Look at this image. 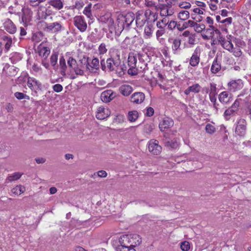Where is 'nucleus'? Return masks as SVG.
I'll return each mask as SVG.
<instances>
[{"label": "nucleus", "instance_id": "obj_57", "mask_svg": "<svg viewBox=\"0 0 251 251\" xmlns=\"http://www.w3.org/2000/svg\"><path fill=\"white\" fill-rule=\"evenodd\" d=\"M38 16L40 19H46L48 15L45 11H42L41 12L39 11L38 12Z\"/></svg>", "mask_w": 251, "mask_h": 251}, {"label": "nucleus", "instance_id": "obj_39", "mask_svg": "<svg viewBox=\"0 0 251 251\" xmlns=\"http://www.w3.org/2000/svg\"><path fill=\"white\" fill-rule=\"evenodd\" d=\"M15 97L18 100L26 99L29 100V96L21 92H17L14 93Z\"/></svg>", "mask_w": 251, "mask_h": 251}, {"label": "nucleus", "instance_id": "obj_42", "mask_svg": "<svg viewBox=\"0 0 251 251\" xmlns=\"http://www.w3.org/2000/svg\"><path fill=\"white\" fill-rule=\"evenodd\" d=\"M194 25L193 27L195 30L198 33L201 32L205 28V26L204 24H198L197 22H195V24Z\"/></svg>", "mask_w": 251, "mask_h": 251}, {"label": "nucleus", "instance_id": "obj_9", "mask_svg": "<svg viewBox=\"0 0 251 251\" xmlns=\"http://www.w3.org/2000/svg\"><path fill=\"white\" fill-rule=\"evenodd\" d=\"M4 29L10 34H14L17 31L16 25L10 19L5 20L3 24Z\"/></svg>", "mask_w": 251, "mask_h": 251}, {"label": "nucleus", "instance_id": "obj_21", "mask_svg": "<svg viewBox=\"0 0 251 251\" xmlns=\"http://www.w3.org/2000/svg\"><path fill=\"white\" fill-rule=\"evenodd\" d=\"M137 61L136 54L134 52H130L128 57V65L129 67L136 68Z\"/></svg>", "mask_w": 251, "mask_h": 251}, {"label": "nucleus", "instance_id": "obj_23", "mask_svg": "<svg viewBox=\"0 0 251 251\" xmlns=\"http://www.w3.org/2000/svg\"><path fill=\"white\" fill-rule=\"evenodd\" d=\"M81 68H86L87 70H90L89 66L90 63L89 62V57L84 55L79 60V64H78Z\"/></svg>", "mask_w": 251, "mask_h": 251}, {"label": "nucleus", "instance_id": "obj_64", "mask_svg": "<svg viewBox=\"0 0 251 251\" xmlns=\"http://www.w3.org/2000/svg\"><path fill=\"white\" fill-rule=\"evenodd\" d=\"M137 70L136 68L130 67V68L128 70L127 73L129 75H136L137 74Z\"/></svg>", "mask_w": 251, "mask_h": 251}, {"label": "nucleus", "instance_id": "obj_27", "mask_svg": "<svg viewBox=\"0 0 251 251\" xmlns=\"http://www.w3.org/2000/svg\"><path fill=\"white\" fill-rule=\"evenodd\" d=\"M2 39L3 41L5 42L4 51L5 52H7L9 50L11 46L12 40L10 37L8 36H3Z\"/></svg>", "mask_w": 251, "mask_h": 251}, {"label": "nucleus", "instance_id": "obj_26", "mask_svg": "<svg viewBox=\"0 0 251 251\" xmlns=\"http://www.w3.org/2000/svg\"><path fill=\"white\" fill-rule=\"evenodd\" d=\"M199 62L200 57L197 54V50H196L191 57L190 64L193 67H195L199 64Z\"/></svg>", "mask_w": 251, "mask_h": 251}, {"label": "nucleus", "instance_id": "obj_16", "mask_svg": "<svg viewBox=\"0 0 251 251\" xmlns=\"http://www.w3.org/2000/svg\"><path fill=\"white\" fill-rule=\"evenodd\" d=\"M122 17L124 19L125 25L126 27H129L135 19V14L132 12H128L125 15H123Z\"/></svg>", "mask_w": 251, "mask_h": 251}, {"label": "nucleus", "instance_id": "obj_13", "mask_svg": "<svg viewBox=\"0 0 251 251\" xmlns=\"http://www.w3.org/2000/svg\"><path fill=\"white\" fill-rule=\"evenodd\" d=\"M110 112L108 108L100 107L97 110L96 116L98 119L103 120L109 116Z\"/></svg>", "mask_w": 251, "mask_h": 251}, {"label": "nucleus", "instance_id": "obj_56", "mask_svg": "<svg viewBox=\"0 0 251 251\" xmlns=\"http://www.w3.org/2000/svg\"><path fill=\"white\" fill-rule=\"evenodd\" d=\"M83 13L85 14L88 18H90L92 16L90 7H86L83 10Z\"/></svg>", "mask_w": 251, "mask_h": 251}, {"label": "nucleus", "instance_id": "obj_62", "mask_svg": "<svg viewBox=\"0 0 251 251\" xmlns=\"http://www.w3.org/2000/svg\"><path fill=\"white\" fill-rule=\"evenodd\" d=\"M154 112V111L153 108L151 107H149L147 109V111L145 113V115L147 116L151 117L153 115Z\"/></svg>", "mask_w": 251, "mask_h": 251}, {"label": "nucleus", "instance_id": "obj_36", "mask_svg": "<svg viewBox=\"0 0 251 251\" xmlns=\"http://www.w3.org/2000/svg\"><path fill=\"white\" fill-rule=\"evenodd\" d=\"M116 251H136V250L130 246H124L120 244L116 247Z\"/></svg>", "mask_w": 251, "mask_h": 251}, {"label": "nucleus", "instance_id": "obj_7", "mask_svg": "<svg viewBox=\"0 0 251 251\" xmlns=\"http://www.w3.org/2000/svg\"><path fill=\"white\" fill-rule=\"evenodd\" d=\"M27 85L32 90L37 93L38 91L42 89V84L34 77L28 76L27 78Z\"/></svg>", "mask_w": 251, "mask_h": 251}, {"label": "nucleus", "instance_id": "obj_5", "mask_svg": "<svg viewBox=\"0 0 251 251\" xmlns=\"http://www.w3.org/2000/svg\"><path fill=\"white\" fill-rule=\"evenodd\" d=\"M247 122L244 119H239L235 128V133L239 136L244 137L246 134Z\"/></svg>", "mask_w": 251, "mask_h": 251}, {"label": "nucleus", "instance_id": "obj_10", "mask_svg": "<svg viewBox=\"0 0 251 251\" xmlns=\"http://www.w3.org/2000/svg\"><path fill=\"white\" fill-rule=\"evenodd\" d=\"M156 10H160V14L161 16H171L174 13L171 8L168 7L163 3H159Z\"/></svg>", "mask_w": 251, "mask_h": 251}, {"label": "nucleus", "instance_id": "obj_54", "mask_svg": "<svg viewBox=\"0 0 251 251\" xmlns=\"http://www.w3.org/2000/svg\"><path fill=\"white\" fill-rule=\"evenodd\" d=\"M52 89L54 92L59 93L62 91L63 87L60 84H56L52 86Z\"/></svg>", "mask_w": 251, "mask_h": 251}, {"label": "nucleus", "instance_id": "obj_49", "mask_svg": "<svg viewBox=\"0 0 251 251\" xmlns=\"http://www.w3.org/2000/svg\"><path fill=\"white\" fill-rule=\"evenodd\" d=\"M22 176V175L19 173H14L13 175H11L8 177V179L10 181H14L17 180L19 179L21 176Z\"/></svg>", "mask_w": 251, "mask_h": 251}, {"label": "nucleus", "instance_id": "obj_30", "mask_svg": "<svg viewBox=\"0 0 251 251\" xmlns=\"http://www.w3.org/2000/svg\"><path fill=\"white\" fill-rule=\"evenodd\" d=\"M59 65L61 69V74L65 76L66 75V70L67 69V65L66 61L63 56L60 57L59 59Z\"/></svg>", "mask_w": 251, "mask_h": 251}, {"label": "nucleus", "instance_id": "obj_44", "mask_svg": "<svg viewBox=\"0 0 251 251\" xmlns=\"http://www.w3.org/2000/svg\"><path fill=\"white\" fill-rule=\"evenodd\" d=\"M236 112L235 110L232 109L231 107L227 109L224 112V116L226 119L229 118V116L234 113Z\"/></svg>", "mask_w": 251, "mask_h": 251}, {"label": "nucleus", "instance_id": "obj_51", "mask_svg": "<svg viewBox=\"0 0 251 251\" xmlns=\"http://www.w3.org/2000/svg\"><path fill=\"white\" fill-rule=\"evenodd\" d=\"M107 51V50L106 48V45L104 43H101L99 47V51L100 54H104Z\"/></svg>", "mask_w": 251, "mask_h": 251}, {"label": "nucleus", "instance_id": "obj_29", "mask_svg": "<svg viewBox=\"0 0 251 251\" xmlns=\"http://www.w3.org/2000/svg\"><path fill=\"white\" fill-rule=\"evenodd\" d=\"M154 128L155 126L152 123H147L144 126L143 131L147 134H150Z\"/></svg>", "mask_w": 251, "mask_h": 251}, {"label": "nucleus", "instance_id": "obj_15", "mask_svg": "<svg viewBox=\"0 0 251 251\" xmlns=\"http://www.w3.org/2000/svg\"><path fill=\"white\" fill-rule=\"evenodd\" d=\"M145 98V94L143 93L135 92L131 95L130 100L133 103L139 104L143 102Z\"/></svg>", "mask_w": 251, "mask_h": 251}, {"label": "nucleus", "instance_id": "obj_24", "mask_svg": "<svg viewBox=\"0 0 251 251\" xmlns=\"http://www.w3.org/2000/svg\"><path fill=\"white\" fill-rule=\"evenodd\" d=\"M169 41L170 43H172V50L174 51V53L176 54L178 49H179L180 44H181V40L179 39H170Z\"/></svg>", "mask_w": 251, "mask_h": 251}, {"label": "nucleus", "instance_id": "obj_4", "mask_svg": "<svg viewBox=\"0 0 251 251\" xmlns=\"http://www.w3.org/2000/svg\"><path fill=\"white\" fill-rule=\"evenodd\" d=\"M41 23L44 25L43 29L47 32H58L62 30L63 25L61 22H54L50 24L46 22H42Z\"/></svg>", "mask_w": 251, "mask_h": 251}, {"label": "nucleus", "instance_id": "obj_37", "mask_svg": "<svg viewBox=\"0 0 251 251\" xmlns=\"http://www.w3.org/2000/svg\"><path fill=\"white\" fill-rule=\"evenodd\" d=\"M43 36V33L42 32H37L33 34L32 40L35 42L38 43L41 41Z\"/></svg>", "mask_w": 251, "mask_h": 251}, {"label": "nucleus", "instance_id": "obj_32", "mask_svg": "<svg viewBox=\"0 0 251 251\" xmlns=\"http://www.w3.org/2000/svg\"><path fill=\"white\" fill-rule=\"evenodd\" d=\"M50 53V50L48 47H44L39 50V55L46 59Z\"/></svg>", "mask_w": 251, "mask_h": 251}, {"label": "nucleus", "instance_id": "obj_14", "mask_svg": "<svg viewBox=\"0 0 251 251\" xmlns=\"http://www.w3.org/2000/svg\"><path fill=\"white\" fill-rule=\"evenodd\" d=\"M115 96L112 90H107L101 94L100 99L103 102H109L114 98Z\"/></svg>", "mask_w": 251, "mask_h": 251}, {"label": "nucleus", "instance_id": "obj_50", "mask_svg": "<svg viewBox=\"0 0 251 251\" xmlns=\"http://www.w3.org/2000/svg\"><path fill=\"white\" fill-rule=\"evenodd\" d=\"M58 59V55L56 53H53L50 58V63L52 66H54L56 64Z\"/></svg>", "mask_w": 251, "mask_h": 251}, {"label": "nucleus", "instance_id": "obj_45", "mask_svg": "<svg viewBox=\"0 0 251 251\" xmlns=\"http://www.w3.org/2000/svg\"><path fill=\"white\" fill-rule=\"evenodd\" d=\"M145 5L150 8H154L155 9H156L157 7V5L152 0H145Z\"/></svg>", "mask_w": 251, "mask_h": 251}, {"label": "nucleus", "instance_id": "obj_33", "mask_svg": "<svg viewBox=\"0 0 251 251\" xmlns=\"http://www.w3.org/2000/svg\"><path fill=\"white\" fill-rule=\"evenodd\" d=\"M25 191V188L22 185H17L12 189V192L13 194L20 195Z\"/></svg>", "mask_w": 251, "mask_h": 251}, {"label": "nucleus", "instance_id": "obj_11", "mask_svg": "<svg viewBox=\"0 0 251 251\" xmlns=\"http://www.w3.org/2000/svg\"><path fill=\"white\" fill-rule=\"evenodd\" d=\"M219 101L224 104H228L232 100V95L227 91H224L219 95Z\"/></svg>", "mask_w": 251, "mask_h": 251}, {"label": "nucleus", "instance_id": "obj_52", "mask_svg": "<svg viewBox=\"0 0 251 251\" xmlns=\"http://www.w3.org/2000/svg\"><path fill=\"white\" fill-rule=\"evenodd\" d=\"M209 27L212 29V32H210L211 34L215 33L218 36V37L222 35L220 31L213 25H210Z\"/></svg>", "mask_w": 251, "mask_h": 251}, {"label": "nucleus", "instance_id": "obj_58", "mask_svg": "<svg viewBox=\"0 0 251 251\" xmlns=\"http://www.w3.org/2000/svg\"><path fill=\"white\" fill-rule=\"evenodd\" d=\"M240 105V101L239 100H235L234 103L230 106L232 109L235 110L236 112H237L238 110V107Z\"/></svg>", "mask_w": 251, "mask_h": 251}, {"label": "nucleus", "instance_id": "obj_12", "mask_svg": "<svg viewBox=\"0 0 251 251\" xmlns=\"http://www.w3.org/2000/svg\"><path fill=\"white\" fill-rule=\"evenodd\" d=\"M229 89L230 91L235 92L241 89L244 86L241 79L232 80L228 83Z\"/></svg>", "mask_w": 251, "mask_h": 251}, {"label": "nucleus", "instance_id": "obj_20", "mask_svg": "<svg viewBox=\"0 0 251 251\" xmlns=\"http://www.w3.org/2000/svg\"><path fill=\"white\" fill-rule=\"evenodd\" d=\"M48 3L57 10L61 9L64 6L63 0H48Z\"/></svg>", "mask_w": 251, "mask_h": 251}, {"label": "nucleus", "instance_id": "obj_18", "mask_svg": "<svg viewBox=\"0 0 251 251\" xmlns=\"http://www.w3.org/2000/svg\"><path fill=\"white\" fill-rule=\"evenodd\" d=\"M22 11H23V14H22V22L25 23L29 22L31 19V17H32V11L28 8H25V9H23Z\"/></svg>", "mask_w": 251, "mask_h": 251}, {"label": "nucleus", "instance_id": "obj_1", "mask_svg": "<svg viewBox=\"0 0 251 251\" xmlns=\"http://www.w3.org/2000/svg\"><path fill=\"white\" fill-rule=\"evenodd\" d=\"M120 56L118 53L112 55L105 61L104 59L100 61L101 68L102 71L108 72H115L119 76H121L124 75V70L121 65Z\"/></svg>", "mask_w": 251, "mask_h": 251}, {"label": "nucleus", "instance_id": "obj_43", "mask_svg": "<svg viewBox=\"0 0 251 251\" xmlns=\"http://www.w3.org/2000/svg\"><path fill=\"white\" fill-rule=\"evenodd\" d=\"M67 64L69 67L72 69L73 68H75L77 65H78L76 61L72 57H70L67 60Z\"/></svg>", "mask_w": 251, "mask_h": 251}, {"label": "nucleus", "instance_id": "obj_6", "mask_svg": "<svg viewBox=\"0 0 251 251\" xmlns=\"http://www.w3.org/2000/svg\"><path fill=\"white\" fill-rule=\"evenodd\" d=\"M74 24L75 26L81 32L86 31L87 25L84 18L81 16H76L74 18Z\"/></svg>", "mask_w": 251, "mask_h": 251}, {"label": "nucleus", "instance_id": "obj_53", "mask_svg": "<svg viewBox=\"0 0 251 251\" xmlns=\"http://www.w3.org/2000/svg\"><path fill=\"white\" fill-rule=\"evenodd\" d=\"M195 24V22L192 20H189L187 22H184L183 24V26L184 29L188 27L189 26L193 27L194 25Z\"/></svg>", "mask_w": 251, "mask_h": 251}, {"label": "nucleus", "instance_id": "obj_38", "mask_svg": "<svg viewBox=\"0 0 251 251\" xmlns=\"http://www.w3.org/2000/svg\"><path fill=\"white\" fill-rule=\"evenodd\" d=\"M152 32V26L150 25H147L145 27L144 29V33L145 34V36H146V38H150Z\"/></svg>", "mask_w": 251, "mask_h": 251}, {"label": "nucleus", "instance_id": "obj_25", "mask_svg": "<svg viewBox=\"0 0 251 251\" xmlns=\"http://www.w3.org/2000/svg\"><path fill=\"white\" fill-rule=\"evenodd\" d=\"M221 69V64L218 61L217 58H216L212 63L211 67V71L213 74H216Z\"/></svg>", "mask_w": 251, "mask_h": 251}, {"label": "nucleus", "instance_id": "obj_63", "mask_svg": "<svg viewBox=\"0 0 251 251\" xmlns=\"http://www.w3.org/2000/svg\"><path fill=\"white\" fill-rule=\"evenodd\" d=\"M191 18L193 20H195L196 21V22H200L203 19V18L202 16H200V15L198 16L195 14H191Z\"/></svg>", "mask_w": 251, "mask_h": 251}, {"label": "nucleus", "instance_id": "obj_55", "mask_svg": "<svg viewBox=\"0 0 251 251\" xmlns=\"http://www.w3.org/2000/svg\"><path fill=\"white\" fill-rule=\"evenodd\" d=\"M217 88L216 85L214 83H210V92L209 95H216Z\"/></svg>", "mask_w": 251, "mask_h": 251}, {"label": "nucleus", "instance_id": "obj_34", "mask_svg": "<svg viewBox=\"0 0 251 251\" xmlns=\"http://www.w3.org/2000/svg\"><path fill=\"white\" fill-rule=\"evenodd\" d=\"M138 117V113L137 111H129L128 114V119L130 122H135Z\"/></svg>", "mask_w": 251, "mask_h": 251}, {"label": "nucleus", "instance_id": "obj_48", "mask_svg": "<svg viewBox=\"0 0 251 251\" xmlns=\"http://www.w3.org/2000/svg\"><path fill=\"white\" fill-rule=\"evenodd\" d=\"M76 75H84V71L82 68H81L78 65H77L75 68L72 69Z\"/></svg>", "mask_w": 251, "mask_h": 251}, {"label": "nucleus", "instance_id": "obj_40", "mask_svg": "<svg viewBox=\"0 0 251 251\" xmlns=\"http://www.w3.org/2000/svg\"><path fill=\"white\" fill-rule=\"evenodd\" d=\"M99 60L97 58H94L91 62V65L90 64L89 67L91 68L95 69L96 70H98L99 69Z\"/></svg>", "mask_w": 251, "mask_h": 251}, {"label": "nucleus", "instance_id": "obj_46", "mask_svg": "<svg viewBox=\"0 0 251 251\" xmlns=\"http://www.w3.org/2000/svg\"><path fill=\"white\" fill-rule=\"evenodd\" d=\"M190 248V245L188 241H184L181 243L180 248L183 251H188Z\"/></svg>", "mask_w": 251, "mask_h": 251}, {"label": "nucleus", "instance_id": "obj_61", "mask_svg": "<svg viewBox=\"0 0 251 251\" xmlns=\"http://www.w3.org/2000/svg\"><path fill=\"white\" fill-rule=\"evenodd\" d=\"M168 28L171 30H173L176 26H177V23L176 21H171L170 23L168 22Z\"/></svg>", "mask_w": 251, "mask_h": 251}, {"label": "nucleus", "instance_id": "obj_2", "mask_svg": "<svg viewBox=\"0 0 251 251\" xmlns=\"http://www.w3.org/2000/svg\"><path fill=\"white\" fill-rule=\"evenodd\" d=\"M141 242V238L137 234L124 235L119 239L120 244L130 246L133 248L139 245Z\"/></svg>", "mask_w": 251, "mask_h": 251}, {"label": "nucleus", "instance_id": "obj_60", "mask_svg": "<svg viewBox=\"0 0 251 251\" xmlns=\"http://www.w3.org/2000/svg\"><path fill=\"white\" fill-rule=\"evenodd\" d=\"M46 0H30V5L32 6H38L42 2L45 1Z\"/></svg>", "mask_w": 251, "mask_h": 251}, {"label": "nucleus", "instance_id": "obj_35", "mask_svg": "<svg viewBox=\"0 0 251 251\" xmlns=\"http://www.w3.org/2000/svg\"><path fill=\"white\" fill-rule=\"evenodd\" d=\"M190 13L188 11L181 10L178 14V18L182 21H185L189 18Z\"/></svg>", "mask_w": 251, "mask_h": 251}, {"label": "nucleus", "instance_id": "obj_59", "mask_svg": "<svg viewBox=\"0 0 251 251\" xmlns=\"http://www.w3.org/2000/svg\"><path fill=\"white\" fill-rule=\"evenodd\" d=\"M179 6L181 8L189 9L191 7V5L189 2H182V3H179Z\"/></svg>", "mask_w": 251, "mask_h": 251}, {"label": "nucleus", "instance_id": "obj_3", "mask_svg": "<svg viewBox=\"0 0 251 251\" xmlns=\"http://www.w3.org/2000/svg\"><path fill=\"white\" fill-rule=\"evenodd\" d=\"M144 11L143 10L138 11L135 16H136L135 24L137 27H142L146 23V21L150 19V17L152 15L153 19L151 20L155 22L157 19V15L152 12L150 10H147L145 12L144 18Z\"/></svg>", "mask_w": 251, "mask_h": 251}, {"label": "nucleus", "instance_id": "obj_41", "mask_svg": "<svg viewBox=\"0 0 251 251\" xmlns=\"http://www.w3.org/2000/svg\"><path fill=\"white\" fill-rule=\"evenodd\" d=\"M223 47L230 52H232L233 45L230 41H226L223 45Z\"/></svg>", "mask_w": 251, "mask_h": 251}, {"label": "nucleus", "instance_id": "obj_19", "mask_svg": "<svg viewBox=\"0 0 251 251\" xmlns=\"http://www.w3.org/2000/svg\"><path fill=\"white\" fill-rule=\"evenodd\" d=\"M201 86L198 83L193 84L192 86L188 87L184 91V93L186 95H190L191 92L194 93H198L200 92Z\"/></svg>", "mask_w": 251, "mask_h": 251}, {"label": "nucleus", "instance_id": "obj_8", "mask_svg": "<svg viewBox=\"0 0 251 251\" xmlns=\"http://www.w3.org/2000/svg\"><path fill=\"white\" fill-rule=\"evenodd\" d=\"M149 150L153 154L157 155L161 152L162 148L158 145L157 140H151L149 143Z\"/></svg>", "mask_w": 251, "mask_h": 251}, {"label": "nucleus", "instance_id": "obj_31", "mask_svg": "<svg viewBox=\"0 0 251 251\" xmlns=\"http://www.w3.org/2000/svg\"><path fill=\"white\" fill-rule=\"evenodd\" d=\"M100 22L103 23H107L109 25L112 24L114 23L113 19L109 14H106L104 16H101L99 19Z\"/></svg>", "mask_w": 251, "mask_h": 251}, {"label": "nucleus", "instance_id": "obj_28", "mask_svg": "<svg viewBox=\"0 0 251 251\" xmlns=\"http://www.w3.org/2000/svg\"><path fill=\"white\" fill-rule=\"evenodd\" d=\"M165 146L172 149H176L178 146V143L176 140H166L164 142Z\"/></svg>", "mask_w": 251, "mask_h": 251}, {"label": "nucleus", "instance_id": "obj_47", "mask_svg": "<svg viewBox=\"0 0 251 251\" xmlns=\"http://www.w3.org/2000/svg\"><path fill=\"white\" fill-rule=\"evenodd\" d=\"M205 130L208 133L210 134H212L213 133H214L216 130L215 127L210 124H208L206 125L205 126Z\"/></svg>", "mask_w": 251, "mask_h": 251}, {"label": "nucleus", "instance_id": "obj_17", "mask_svg": "<svg viewBox=\"0 0 251 251\" xmlns=\"http://www.w3.org/2000/svg\"><path fill=\"white\" fill-rule=\"evenodd\" d=\"M174 122L171 119L166 118L159 125V127L161 131H164L166 128H169L173 126Z\"/></svg>", "mask_w": 251, "mask_h": 251}, {"label": "nucleus", "instance_id": "obj_22", "mask_svg": "<svg viewBox=\"0 0 251 251\" xmlns=\"http://www.w3.org/2000/svg\"><path fill=\"white\" fill-rule=\"evenodd\" d=\"M119 90L123 95L128 96L131 93L133 90L130 85H123L120 87Z\"/></svg>", "mask_w": 251, "mask_h": 251}]
</instances>
